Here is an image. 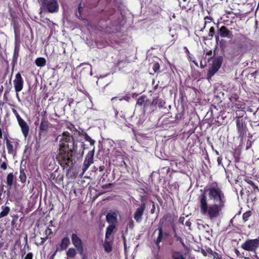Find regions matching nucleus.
Listing matches in <instances>:
<instances>
[{
    "mask_svg": "<svg viewBox=\"0 0 259 259\" xmlns=\"http://www.w3.org/2000/svg\"><path fill=\"white\" fill-rule=\"evenodd\" d=\"M200 213L211 221L220 218L225 206L226 198L221 187L216 182L207 185L204 193L199 197Z\"/></svg>",
    "mask_w": 259,
    "mask_h": 259,
    "instance_id": "nucleus-1",
    "label": "nucleus"
},
{
    "mask_svg": "<svg viewBox=\"0 0 259 259\" xmlns=\"http://www.w3.org/2000/svg\"><path fill=\"white\" fill-rule=\"evenodd\" d=\"M57 141L59 142V149H69L71 151H76L77 145L70 134L65 132L58 136Z\"/></svg>",
    "mask_w": 259,
    "mask_h": 259,
    "instance_id": "nucleus-2",
    "label": "nucleus"
},
{
    "mask_svg": "<svg viewBox=\"0 0 259 259\" xmlns=\"http://www.w3.org/2000/svg\"><path fill=\"white\" fill-rule=\"evenodd\" d=\"M40 9V14L46 10L51 13L57 12L59 10L57 0H42Z\"/></svg>",
    "mask_w": 259,
    "mask_h": 259,
    "instance_id": "nucleus-3",
    "label": "nucleus"
},
{
    "mask_svg": "<svg viewBox=\"0 0 259 259\" xmlns=\"http://www.w3.org/2000/svg\"><path fill=\"white\" fill-rule=\"evenodd\" d=\"M75 151L69 149H59L58 159L61 164L68 165L72 161V153Z\"/></svg>",
    "mask_w": 259,
    "mask_h": 259,
    "instance_id": "nucleus-4",
    "label": "nucleus"
},
{
    "mask_svg": "<svg viewBox=\"0 0 259 259\" xmlns=\"http://www.w3.org/2000/svg\"><path fill=\"white\" fill-rule=\"evenodd\" d=\"M12 112L15 115L19 125L20 126L22 133L25 138H26L29 133V126L26 122L23 120L19 115L17 110L15 109H12Z\"/></svg>",
    "mask_w": 259,
    "mask_h": 259,
    "instance_id": "nucleus-5",
    "label": "nucleus"
},
{
    "mask_svg": "<svg viewBox=\"0 0 259 259\" xmlns=\"http://www.w3.org/2000/svg\"><path fill=\"white\" fill-rule=\"evenodd\" d=\"M6 147L8 152L9 154L14 155L16 153L19 142L17 140H13L11 141L8 139L7 136L5 137Z\"/></svg>",
    "mask_w": 259,
    "mask_h": 259,
    "instance_id": "nucleus-6",
    "label": "nucleus"
},
{
    "mask_svg": "<svg viewBox=\"0 0 259 259\" xmlns=\"http://www.w3.org/2000/svg\"><path fill=\"white\" fill-rule=\"evenodd\" d=\"M94 151H89L85 156L82 166V174L88 169L91 164L93 163Z\"/></svg>",
    "mask_w": 259,
    "mask_h": 259,
    "instance_id": "nucleus-7",
    "label": "nucleus"
},
{
    "mask_svg": "<svg viewBox=\"0 0 259 259\" xmlns=\"http://www.w3.org/2000/svg\"><path fill=\"white\" fill-rule=\"evenodd\" d=\"M14 88L17 93L20 92L23 86V80L21 74L18 73L16 74L15 78L13 81Z\"/></svg>",
    "mask_w": 259,
    "mask_h": 259,
    "instance_id": "nucleus-8",
    "label": "nucleus"
},
{
    "mask_svg": "<svg viewBox=\"0 0 259 259\" xmlns=\"http://www.w3.org/2000/svg\"><path fill=\"white\" fill-rule=\"evenodd\" d=\"M145 208V204L143 203L139 207L136 209L134 214V218L137 222L140 223L142 221Z\"/></svg>",
    "mask_w": 259,
    "mask_h": 259,
    "instance_id": "nucleus-9",
    "label": "nucleus"
},
{
    "mask_svg": "<svg viewBox=\"0 0 259 259\" xmlns=\"http://www.w3.org/2000/svg\"><path fill=\"white\" fill-rule=\"evenodd\" d=\"M221 65V62L219 60L213 62V64L208 70L207 74V79H209L220 69Z\"/></svg>",
    "mask_w": 259,
    "mask_h": 259,
    "instance_id": "nucleus-10",
    "label": "nucleus"
},
{
    "mask_svg": "<svg viewBox=\"0 0 259 259\" xmlns=\"http://www.w3.org/2000/svg\"><path fill=\"white\" fill-rule=\"evenodd\" d=\"M219 34L222 37L231 38L233 37L232 32L229 30L225 26H223L220 28Z\"/></svg>",
    "mask_w": 259,
    "mask_h": 259,
    "instance_id": "nucleus-11",
    "label": "nucleus"
},
{
    "mask_svg": "<svg viewBox=\"0 0 259 259\" xmlns=\"http://www.w3.org/2000/svg\"><path fill=\"white\" fill-rule=\"evenodd\" d=\"M167 235L168 234L166 233L163 232L161 227H159L158 229V236L156 238V243H160V242L164 241Z\"/></svg>",
    "mask_w": 259,
    "mask_h": 259,
    "instance_id": "nucleus-12",
    "label": "nucleus"
},
{
    "mask_svg": "<svg viewBox=\"0 0 259 259\" xmlns=\"http://www.w3.org/2000/svg\"><path fill=\"white\" fill-rule=\"evenodd\" d=\"M106 220L110 224H115L117 221V214L115 212H110L107 214Z\"/></svg>",
    "mask_w": 259,
    "mask_h": 259,
    "instance_id": "nucleus-13",
    "label": "nucleus"
},
{
    "mask_svg": "<svg viewBox=\"0 0 259 259\" xmlns=\"http://www.w3.org/2000/svg\"><path fill=\"white\" fill-rule=\"evenodd\" d=\"M258 244H242L243 249L248 251H255L258 246Z\"/></svg>",
    "mask_w": 259,
    "mask_h": 259,
    "instance_id": "nucleus-14",
    "label": "nucleus"
},
{
    "mask_svg": "<svg viewBox=\"0 0 259 259\" xmlns=\"http://www.w3.org/2000/svg\"><path fill=\"white\" fill-rule=\"evenodd\" d=\"M150 102L147 100L146 97L145 96L140 97L137 102V105L138 106H144L145 108L146 106L149 104Z\"/></svg>",
    "mask_w": 259,
    "mask_h": 259,
    "instance_id": "nucleus-15",
    "label": "nucleus"
},
{
    "mask_svg": "<svg viewBox=\"0 0 259 259\" xmlns=\"http://www.w3.org/2000/svg\"><path fill=\"white\" fill-rule=\"evenodd\" d=\"M49 128V122L45 119H42L41 121L40 125V130L42 132H47Z\"/></svg>",
    "mask_w": 259,
    "mask_h": 259,
    "instance_id": "nucleus-16",
    "label": "nucleus"
},
{
    "mask_svg": "<svg viewBox=\"0 0 259 259\" xmlns=\"http://www.w3.org/2000/svg\"><path fill=\"white\" fill-rule=\"evenodd\" d=\"M35 63L38 67H42L46 65V60L44 58L39 57L35 60Z\"/></svg>",
    "mask_w": 259,
    "mask_h": 259,
    "instance_id": "nucleus-17",
    "label": "nucleus"
},
{
    "mask_svg": "<svg viewBox=\"0 0 259 259\" xmlns=\"http://www.w3.org/2000/svg\"><path fill=\"white\" fill-rule=\"evenodd\" d=\"M75 248L78 251V253L82 257L83 255H87V254L84 253V249L83 246V244H74Z\"/></svg>",
    "mask_w": 259,
    "mask_h": 259,
    "instance_id": "nucleus-18",
    "label": "nucleus"
},
{
    "mask_svg": "<svg viewBox=\"0 0 259 259\" xmlns=\"http://www.w3.org/2000/svg\"><path fill=\"white\" fill-rule=\"evenodd\" d=\"M2 210L0 212V218H3V217L7 215L10 210V207L7 206H2Z\"/></svg>",
    "mask_w": 259,
    "mask_h": 259,
    "instance_id": "nucleus-19",
    "label": "nucleus"
},
{
    "mask_svg": "<svg viewBox=\"0 0 259 259\" xmlns=\"http://www.w3.org/2000/svg\"><path fill=\"white\" fill-rule=\"evenodd\" d=\"M67 255L69 258H73L76 254V251L75 248H69L66 252Z\"/></svg>",
    "mask_w": 259,
    "mask_h": 259,
    "instance_id": "nucleus-20",
    "label": "nucleus"
},
{
    "mask_svg": "<svg viewBox=\"0 0 259 259\" xmlns=\"http://www.w3.org/2000/svg\"><path fill=\"white\" fill-rule=\"evenodd\" d=\"M14 180V176L12 173H10L8 174L7 177V184L10 187L12 186L13 184Z\"/></svg>",
    "mask_w": 259,
    "mask_h": 259,
    "instance_id": "nucleus-21",
    "label": "nucleus"
},
{
    "mask_svg": "<svg viewBox=\"0 0 259 259\" xmlns=\"http://www.w3.org/2000/svg\"><path fill=\"white\" fill-rule=\"evenodd\" d=\"M115 229L114 224H110L108 228H107L106 233V237L108 238L110 235H111L113 232L114 229Z\"/></svg>",
    "mask_w": 259,
    "mask_h": 259,
    "instance_id": "nucleus-22",
    "label": "nucleus"
},
{
    "mask_svg": "<svg viewBox=\"0 0 259 259\" xmlns=\"http://www.w3.org/2000/svg\"><path fill=\"white\" fill-rule=\"evenodd\" d=\"M170 259H186L183 255L179 252H174L171 255Z\"/></svg>",
    "mask_w": 259,
    "mask_h": 259,
    "instance_id": "nucleus-23",
    "label": "nucleus"
},
{
    "mask_svg": "<svg viewBox=\"0 0 259 259\" xmlns=\"http://www.w3.org/2000/svg\"><path fill=\"white\" fill-rule=\"evenodd\" d=\"M246 182L250 185V186L253 189V191L254 192L258 191L259 189L258 188V187L255 185V184L251 180L249 179L246 180Z\"/></svg>",
    "mask_w": 259,
    "mask_h": 259,
    "instance_id": "nucleus-24",
    "label": "nucleus"
},
{
    "mask_svg": "<svg viewBox=\"0 0 259 259\" xmlns=\"http://www.w3.org/2000/svg\"><path fill=\"white\" fill-rule=\"evenodd\" d=\"M103 247L107 253H110L112 250L111 244H103Z\"/></svg>",
    "mask_w": 259,
    "mask_h": 259,
    "instance_id": "nucleus-25",
    "label": "nucleus"
},
{
    "mask_svg": "<svg viewBox=\"0 0 259 259\" xmlns=\"http://www.w3.org/2000/svg\"><path fill=\"white\" fill-rule=\"evenodd\" d=\"M71 239L72 243H81V240L75 234H73L72 235Z\"/></svg>",
    "mask_w": 259,
    "mask_h": 259,
    "instance_id": "nucleus-26",
    "label": "nucleus"
},
{
    "mask_svg": "<svg viewBox=\"0 0 259 259\" xmlns=\"http://www.w3.org/2000/svg\"><path fill=\"white\" fill-rule=\"evenodd\" d=\"M84 139L85 141L90 142L91 145H94L95 144V141L93 140L87 134L84 135Z\"/></svg>",
    "mask_w": 259,
    "mask_h": 259,
    "instance_id": "nucleus-27",
    "label": "nucleus"
},
{
    "mask_svg": "<svg viewBox=\"0 0 259 259\" xmlns=\"http://www.w3.org/2000/svg\"><path fill=\"white\" fill-rule=\"evenodd\" d=\"M69 244H60L59 247H57V248H58V251H63L66 250Z\"/></svg>",
    "mask_w": 259,
    "mask_h": 259,
    "instance_id": "nucleus-28",
    "label": "nucleus"
},
{
    "mask_svg": "<svg viewBox=\"0 0 259 259\" xmlns=\"http://www.w3.org/2000/svg\"><path fill=\"white\" fill-rule=\"evenodd\" d=\"M152 68L154 71V72H156L157 70L159 69L160 66L158 63H154L152 65Z\"/></svg>",
    "mask_w": 259,
    "mask_h": 259,
    "instance_id": "nucleus-29",
    "label": "nucleus"
},
{
    "mask_svg": "<svg viewBox=\"0 0 259 259\" xmlns=\"http://www.w3.org/2000/svg\"><path fill=\"white\" fill-rule=\"evenodd\" d=\"M250 216V212H246L243 214V219L245 221H246L248 218Z\"/></svg>",
    "mask_w": 259,
    "mask_h": 259,
    "instance_id": "nucleus-30",
    "label": "nucleus"
},
{
    "mask_svg": "<svg viewBox=\"0 0 259 259\" xmlns=\"http://www.w3.org/2000/svg\"><path fill=\"white\" fill-rule=\"evenodd\" d=\"M212 20V18L208 17V16H206L204 18V25H205L207 23H210Z\"/></svg>",
    "mask_w": 259,
    "mask_h": 259,
    "instance_id": "nucleus-31",
    "label": "nucleus"
},
{
    "mask_svg": "<svg viewBox=\"0 0 259 259\" xmlns=\"http://www.w3.org/2000/svg\"><path fill=\"white\" fill-rule=\"evenodd\" d=\"M134 226V222L133 220H131L127 224V227L130 229H133Z\"/></svg>",
    "mask_w": 259,
    "mask_h": 259,
    "instance_id": "nucleus-32",
    "label": "nucleus"
},
{
    "mask_svg": "<svg viewBox=\"0 0 259 259\" xmlns=\"http://www.w3.org/2000/svg\"><path fill=\"white\" fill-rule=\"evenodd\" d=\"M214 33V28L213 27H211L209 29V35L211 37H212Z\"/></svg>",
    "mask_w": 259,
    "mask_h": 259,
    "instance_id": "nucleus-33",
    "label": "nucleus"
},
{
    "mask_svg": "<svg viewBox=\"0 0 259 259\" xmlns=\"http://www.w3.org/2000/svg\"><path fill=\"white\" fill-rule=\"evenodd\" d=\"M213 259H223L222 256L217 252H214L213 254Z\"/></svg>",
    "mask_w": 259,
    "mask_h": 259,
    "instance_id": "nucleus-34",
    "label": "nucleus"
},
{
    "mask_svg": "<svg viewBox=\"0 0 259 259\" xmlns=\"http://www.w3.org/2000/svg\"><path fill=\"white\" fill-rule=\"evenodd\" d=\"M33 254L32 252L28 253L25 256L24 259H32Z\"/></svg>",
    "mask_w": 259,
    "mask_h": 259,
    "instance_id": "nucleus-35",
    "label": "nucleus"
},
{
    "mask_svg": "<svg viewBox=\"0 0 259 259\" xmlns=\"http://www.w3.org/2000/svg\"><path fill=\"white\" fill-rule=\"evenodd\" d=\"M153 245H154L152 246V247L155 248L157 249V250L156 251V253H158L160 249L159 244H153Z\"/></svg>",
    "mask_w": 259,
    "mask_h": 259,
    "instance_id": "nucleus-36",
    "label": "nucleus"
},
{
    "mask_svg": "<svg viewBox=\"0 0 259 259\" xmlns=\"http://www.w3.org/2000/svg\"><path fill=\"white\" fill-rule=\"evenodd\" d=\"M70 239L68 237H65L62 239L61 243H69Z\"/></svg>",
    "mask_w": 259,
    "mask_h": 259,
    "instance_id": "nucleus-37",
    "label": "nucleus"
},
{
    "mask_svg": "<svg viewBox=\"0 0 259 259\" xmlns=\"http://www.w3.org/2000/svg\"><path fill=\"white\" fill-rule=\"evenodd\" d=\"M53 232L52 231V229L49 228H48L46 230V233L47 235H51L52 234Z\"/></svg>",
    "mask_w": 259,
    "mask_h": 259,
    "instance_id": "nucleus-38",
    "label": "nucleus"
},
{
    "mask_svg": "<svg viewBox=\"0 0 259 259\" xmlns=\"http://www.w3.org/2000/svg\"><path fill=\"white\" fill-rule=\"evenodd\" d=\"M1 168H2L4 170H6L7 168V164L6 162H4L2 163L1 165Z\"/></svg>",
    "mask_w": 259,
    "mask_h": 259,
    "instance_id": "nucleus-39",
    "label": "nucleus"
},
{
    "mask_svg": "<svg viewBox=\"0 0 259 259\" xmlns=\"http://www.w3.org/2000/svg\"><path fill=\"white\" fill-rule=\"evenodd\" d=\"M20 178L21 179V182H24L25 181V176L24 174H21Z\"/></svg>",
    "mask_w": 259,
    "mask_h": 259,
    "instance_id": "nucleus-40",
    "label": "nucleus"
},
{
    "mask_svg": "<svg viewBox=\"0 0 259 259\" xmlns=\"http://www.w3.org/2000/svg\"><path fill=\"white\" fill-rule=\"evenodd\" d=\"M234 252H235V253H236V254L237 255V256H240V257L241 256L239 251L237 249L235 248L234 249Z\"/></svg>",
    "mask_w": 259,
    "mask_h": 259,
    "instance_id": "nucleus-41",
    "label": "nucleus"
},
{
    "mask_svg": "<svg viewBox=\"0 0 259 259\" xmlns=\"http://www.w3.org/2000/svg\"><path fill=\"white\" fill-rule=\"evenodd\" d=\"M130 99V97L129 96H125L123 97V98L119 99V100L121 101V100H124L126 101H128Z\"/></svg>",
    "mask_w": 259,
    "mask_h": 259,
    "instance_id": "nucleus-42",
    "label": "nucleus"
},
{
    "mask_svg": "<svg viewBox=\"0 0 259 259\" xmlns=\"http://www.w3.org/2000/svg\"><path fill=\"white\" fill-rule=\"evenodd\" d=\"M58 248H56L55 251L54 252V253L50 256V259H54L55 256L56 255V254L57 252L58 251Z\"/></svg>",
    "mask_w": 259,
    "mask_h": 259,
    "instance_id": "nucleus-43",
    "label": "nucleus"
},
{
    "mask_svg": "<svg viewBox=\"0 0 259 259\" xmlns=\"http://www.w3.org/2000/svg\"><path fill=\"white\" fill-rule=\"evenodd\" d=\"M27 251V250H26V248L24 246L21 249V252H22V255H24L25 254H26Z\"/></svg>",
    "mask_w": 259,
    "mask_h": 259,
    "instance_id": "nucleus-44",
    "label": "nucleus"
},
{
    "mask_svg": "<svg viewBox=\"0 0 259 259\" xmlns=\"http://www.w3.org/2000/svg\"><path fill=\"white\" fill-rule=\"evenodd\" d=\"M24 247H25L27 251H28L30 250V247L29 246V244H25Z\"/></svg>",
    "mask_w": 259,
    "mask_h": 259,
    "instance_id": "nucleus-45",
    "label": "nucleus"
},
{
    "mask_svg": "<svg viewBox=\"0 0 259 259\" xmlns=\"http://www.w3.org/2000/svg\"><path fill=\"white\" fill-rule=\"evenodd\" d=\"M179 5H180V6L181 7H182L183 9H186V6L184 5H182V3H180Z\"/></svg>",
    "mask_w": 259,
    "mask_h": 259,
    "instance_id": "nucleus-46",
    "label": "nucleus"
},
{
    "mask_svg": "<svg viewBox=\"0 0 259 259\" xmlns=\"http://www.w3.org/2000/svg\"><path fill=\"white\" fill-rule=\"evenodd\" d=\"M222 160V158L220 157L218 158V162L219 163H220Z\"/></svg>",
    "mask_w": 259,
    "mask_h": 259,
    "instance_id": "nucleus-47",
    "label": "nucleus"
},
{
    "mask_svg": "<svg viewBox=\"0 0 259 259\" xmlns=\"http://www.w3.org/2000/svg\"><path fill=\"white\" fill-rule=\"evenodd\" d=\"M253 243H254L259 242V240H257L256 239L253 240Z\"/></svg>",
    "mask_w": 259,
    "mask_h": 259,
    "instance_id": "nucleus-48",
    "label": "nucleus"
},
{
    "mask_svg": "<svg viewBox=\"0 0 259 259\" xmlns=\"http://www.w3.org/2000/svg\"><path fill=\"white\" fill-rule=\"evenodd\" d=\"M87 255H83L82 257H81V259H87Z\"/></svg>",
    "mask_w": 259,
    "mask_h": 259,
    "instance_id": "nucleus-49",
    "label": "nucleus"
},
{
    "mask_svg": "<svg viewBox=\"0 0 259 259\" xmlns=\"http://www.w3.org/2000/svg\"><path fill=\"white\" fill-rule=\"evenodd\" d=\"M90 69H91V72H90V74H91V75H92V67H91V66H90Z\"/></svg>",
    "mask_w": 259,
    "mask_h": 259,
    "instance_id": "nucleus-50",
    "label": "nucleus"
},
{
    "mask_svg": "<svg viewBox=\"0 0 259 259\" xmlns=\"http://www.w3.org/2000/svg\"><path fill=\"white\" fill-rule=\"evenodd\" d=\"M124 249H126V243H124Z\"/></svg>",
    "mask_w": 259,
    "mask_h": 259,
    "instance_id": "nucleus-51",
    "label": "nucleus"
},
{
    "mask_svg": "<svg viewBox=\"0 0 259 259\" xmlns=\"http://www.w3.org/2000/svg\"><path fill=\"white\" fill-rule=\"evenodd\" d=\"M116 99V98H115V97H114V98H113L112 99V101H113L114 100H115V99Z\"/></svg>",
    "mask_w": 259,
    "mask_h": 259,
    "instance_id": "nucleus-52",
    "label": "nucleus"
},
{
    "mask_svg": "<svg viewBox=\"0 0 259 259\" xmlns=\"http://www.w3.org/2000/svg\"><path fill=\"white\" fill-rule=\"evenodd\" d=\"M183 1L184 2H185V3H187V0H183Z\"/></svg>",
    "mask_w": 259,
    "mask_h": 259,
    "instance_id": "nucleus-53",
    "label": "nucleus"
},
{
    "mask_svg": "<svg viewBox=\"0 0 259 259\" xmlns=\"http://www.w3.org/2000/svg\"><path fill=\"white\" fill-rule=\"evenodd\" d=\"M189 223V222H186V225L188 226Z\"/></svg>",
    "mask_w": 259,
    "mask_h": 259,
    "instance_id": "nucleus-54",
    "label": "nucleus"
},
{
    "mask_svg": "<svg viewBox=\"0 0 259 259\" xmlns=\"http://www.w3.org/2000/svg\"><path fill=\"white\" fill-rule=\"evenodd\" d=\"M244 243H250V242L248 241H246Z\"/></svg>",
    "mask_w": 259,
    "mask_h": 259,
    "instance_id": "nucleus-55",
    "label": "nucleus"
},
{
    "mask_svg": "<svg viewBox=\"0 0 259 259\" xmlns=\"http://www.w3.org/2000/svg\"><path fill=\"white\" fill-rule=\"evenodd\" d=\"M2 247V244H0V249Z\"/></svg>",
    "mask_w": 259,
    "mask_h": 259,
    "instance_id": "nucleus-56",
    "label": "nucleus"
},
{
    "mask_svg": "<svg viewBox=\"0 0 259 259\" xmlns=\"http://www.w3.org/2000/svg\"><path fill=\"white\" fill-rule=\"evenodd\" d=\"M50 223L51 224H52V223H53L52 221H51Z\"/></svg>",
    "mask_w": 259,
    "mask_h": 259,
    "instance_id": "nucleus-57",
    "label": "nucleus"
}]
</instances>
